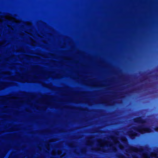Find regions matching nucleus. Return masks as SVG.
<instances>
[{
	"label": "nucleus",
	"mask_w": 158,
	"mask_h": 158,
	"mask_svg": "<svg viewBox=\"0 0 158 158\" xmlns=\"http://www.w3.org/2000/svg\"><path fill=\"white\" fill-rule=\"evenodd\" d=\"M134 130L141 134L152 132L151 129L149 127H144L143 125H141L138 127H135Z\"/></svg>",
	"instance_id": "obj_1"
},
{
	"label": "nucleus",
	"mask_w": 158,
	"mask_h": 158,
	"mask_svg": "<svg viewBox=\"0 0 158 158\" xmlns=\"http://www.w3.org/2000/svg\"><path fill=\"white\" fill-rule=\"evenodd\" d=\"M133 121L135 123H145L146 122V120L143 119L141 116L134 118Z\"/></svg>",
	"instance_id": "obj_2"
},
{
	"label": "nucleus",
	"mask_w": 158,
	"mask_h": 158,
	"mask_svg": "<svg viewBox=\"0 0 158 158\" xmlns=\"http://www.w3.org/2000/svg\"><path fill=\"white\" fill-rule=\"evenodd\" d=\"M128 135L131 139H133L137 135V133L133 131H130L128 132Z\"/></svg>",
	"instance_id": "obj_3"
},
{
	"label": "nucleus",
	"mask_w": 158,
	"mask_h": 158,
	"mask_svg": "<svg viewBox=\"0 0 158 158\" xmlns=\"http://www.w3.org/2000/svg\"><path fill=\"white\" fill-rule=\"evenodd\" d=\"M131 149L132 150L135 151V150H137L138 149L135 147H131Z\"/></svg>",
	"instance_id": "obj_4"
},
{
	"label": "nucleus",
	"mask_w": 158,
	"mask_h": 158,
	"mask_svg": "<svg viewBox=\"0 0 158 158\" xmlns=\"http://www.w3.org/2000/svg\"><path fill=\"white\" fill-rule=\"evenodd\" d=\"M127 140V139L125 137H124L122 139V142L124 143Z\"/></svg>",
	"instance_id": "obj_5"
},
{
	"label": "nucleus",
	"mask_w": 158,
	"mask_h": 158,
	"mask_svg": "<svg viewBox=\"0 0 158 158\" xmlns=\"http://www.w3.org/2000/svg\"><path fill=\"white\" fill-rule=\"evenodd\" d=\"M112 150L114 152H116L117 151V149L114 147H113Z\"/></svg>",
	"instance_id": "obj_6"
},
{
	"label": "nucleus",
	"mask_w": 158,
	"mask_h": 158,
	"mask_svg": "<svg viewBox=\"0 0 158 158\" xmlns=\"http://www.w3.org/2000/svg\"><path fill=\"white\" fill-rule=\"evenodd\" d=\"M124 156L122 154H120L118 156V157L119 158H122Z\"/></svg>",
	"instance_id": "obj_7"
},
{
	"label": "nucleus",
	"mask_w": 158,
	"mask_h": 158,
	"mask_svg": "<svg viewBox=\"0 0 158 158\" xmlns=\"http://www.w3.org/2000/svg\"><path fill=\"white\" fill-rule=\"evenodd\" d=\"M154 130L156 132H158V126L154 128Z\"/></svg>",
	"instance_id": "obj_8"
},
{
	"label": "nucleus",
	"mask_w": 158,
	"mask_h": 158,
	"mask_svg": "<svg viewBox=\"0 0 158 158\" xmlns=\"http://www.w3.org/2000/svg\"><path fill=\"white\" fill-rule=\"evenodd\" d=\"M5 21H6V22H8V21H10V20H8V19H6L5 20Z\"/></svg>",
	"instance_id": "obj_9"
},
{
	"label": "nucleus",
	"mask_w": 158,
	"mask_h": 158,
	"mask_svg": "<svg viewBox=\"0 0 158 158\" xmlns=\"http://www.w3.org/2000/svg\"><path fill=\"white\" fill-rule=\"evenodd\" d=\"M81 110H82V111H84L85 110V109H81Z\"/></svg>",
	"instance_id": "obj_10"
},
{
	"label": "nucleus",
	"mask_w": 158,
	"mask_h": 158,
	"mask_svg": "<svg viewBox=\"0 0 158 158\" xmlns=\"http://www.w3.org/2000/svg\"><path fill=\"white\" fill-rule=\"evenodd\" d=\"M112 146V145L111 144H110V146Z\"/></svg>",
	"instance_id": "obj_11"
},
{
	"label": "nucleus",
	"mask_w": 158,
	"mask_h": 158,
	"mask_svg": "<svg viewBox=\"0 0 158 158\" xmlns=\"http://www.w3.org/2000/svg\"><path fill=\"white\" fill-rule=\"evenodd\" d=\"M118 143L120 144V145H121V144L120 143H119V142H118Z\"/></svg>",
	"instance_id": "obj_12"
},
{
	"label": "nucleus",
	"mask_w": 158,
	"mask_h": 158,
	"mask_svg": "<svg viewBox=\"0 0 158 158\" xmlns=\"http://www.w3.org/2000/svg\"><path fill=\"white\" fill-rule=\"evenodd\" d=\"M140 151L141 152V150H140Z\"/></svg>",
	"instance_id": "obj_13"
},
{
	"label": "nucleus",
	"mask_w": 158,
	"mask_h": 158,
	"mask_svg": "<svg viewBox=\"0 0 158 158\" xmlns=\"http://www.w3.org/2000/svg\"><path fill=\"white\" fill-rule=\"evenodd\" d=\"M83 152V150H82V152Z\"/></svg>",
	"instance_id": "obj_14"
}]
</instances>
